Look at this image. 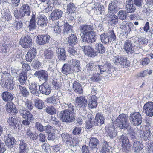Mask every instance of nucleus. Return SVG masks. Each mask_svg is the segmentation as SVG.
I'll return each mask as SVG.
<instances>
[{
	"mask_svg": "<svg viewBox=\"0 0 153 153\" xmlns=\"http://www.w3.org/2000/svg\"><path fill=\"white\" fill-rule=\"evenodd\" d=\"M101 42L105 44H106L109 43L110 39L107 33H104L100 35Z\"/></svg>",
	"mask_w": 153,
	"mask_h": 153,
	"instance_id": "de8ad7c7",
	"label": "nucleus"
},
{
	"mask_svg": "<svg viewBox=\"0 0 153 153\" xmlns=\"http://www.w3.org/2000/svg\"><path fill=\"white\" fill-rule=\"evenodd\" d=\"M137 42H138L139 46L140 47L142 46V45L148 43V40L145 38H139Z\"/></svg>",
	"mask_w": 153,
	"mask_h": 153,
	"instance_id": "680f3d73",
	"label": "nucleus"
},
{
	"mask_svg": "<svg viewBox=\"0 0 153 153\" xmlns=\"http://www.w3.org/2000/svg\"><path fill=\"white\" fill-rule=\"evenodd\" d=\"M36 16L35 14H33L32 17L29 22L28 27L30 30H33L36 28Z\"/></svg>",
	"mask_w": 153,
	"mask_h": 153,
	"instance_id": "37998d69",
	"label": "nucleus"
},
{
	"mask_svg": "<svg viewBox=\"0 0 153 153\" xmlns=\"http://www.w3.org/2000/svg\"><path fill=\"white\" fill-rule=\"evenodd\" d=\"M27 136L29 137L33 140H36L37 138V136L34 133H33L30 130H27L26 132Z\"/></svg>",
	"mask_w": 153,
	"mask_h": 153,
	"instance_id": "864d4df0",
	"label": "nucleus"
},
{
	"mask_svg": "<svg viewBox=\"0 0 153 153\" xmlns=\"http://www.w3.org/2000/svg\"><path fill=\"white\" fill-rule=\"evenodd\" d=\"M95 49L97 50L98 52L100 53H104L105 52V49L103 45L101 43H96Z\"/></svg>",
	"mask_w": 153,
	"mask_h": 153,
	"instance_id": "49530a36",
	"label": "nucleus"
},
{
	"mask_svg": "<svg viewBox=\"0 0 153 153\" xmlns=\"http://www.w3.org/2000/svg\"><path fill=\"white\" fill-rule=\"evenodd\" d=\"M143 146L139 142L136 141L133 144L132 149L136 153L139 152L143 149Z\"/></svg>",
	"mask_w": 153,
	"mask_h": 153,
	"instance_id": "58836bf2",
	"label": "nucleus"
},
{
	"mask_svg": "<svg viewBox=\"0 0 153 153\" xmlns=\"http://www.w3.org/2000/svg\"><path fill=\"white\" fill-rule=\"evenodd\" d=\"M39 91L42 94L49 95L51 92V87L46 82H44L39 87Z\"/></svg>",
	"mask_w": 153,
	"mask_h": 153,
	"instance_id": "a211bd4d",
	"label": "nucleus"
},
{
	"mask_svg": "<svg viewBox=\"0 0 153 153\" xmlns=\"http://www.w3.org/2000/svg\"><path fill=\"white\" fill-rule=\"evenodd\" d=\"M95 125H98L99 124L102 125L104 123L105 119L102 114L97 113L95 117Z\"/></svg>",
	"mask_w": 153,
	"mask_h": 153,
	"instance_id": "a878e982",
	"label": "nucleus"
},
{
	"mask_svg": "<svg viewBox=\"0 0 153 153\" xmlns=\"http://www.w3.org/2000/svg\"><path fill=\"white\" fill-rule=\"evenodd\" d=\"M133 24L128 21H124L123 22L120 26V28L125 31L126 35H127L131 30V28Z\"/></svg>",
	"mask_w": 153,
	"mask_h": 153,
	"instance_id": "4468645a",
	"label": "nucleus"
},
{
	"mask_svg": "<svg viewBox=\"0 0 153 153\" xmlns=\"http://www.w3.org/2000/svg\"><path fill=\"white\" fill-rule=\"evenodd\" d=\"M123 58L120 56H117L113 58V61L117 65H121Z\"/></svg>",
	"mask_w": 153,
	"mask_h": 153,
	"instance_id": "8fccbe9b",
	"label": "nucleus"
},
{
	"mask_svg": "<svg viewBox=\"0 0 153 153\" xmlns=\"http://www.w3.org/2000/svg\"><path fill=\"white\" fill-rule=\"evenodd\" d=\"M127 13L125 11H123V10H120L119 12V19L121 20H123L125 19L127 17Z\"/></svg>",
	"mask_w": 153,
	"mask_h": 153,
	"instance_id": "e2e57ef3",
	"label": "nucleus"
},
{
	"mask_svg": "<svg viewBox=\"0 0 153 153\" xmlns=\"http://www.w3.org/2000/svg\"><path fill=\"white\" fill-rule=\"evenodd\" d=\"M72 27L67 22H65L64 25L63 31L64 33H68L72 30Z\"/></svg>",
	"mask_w": 153,
	"mask_h": 153,
	"instance_id": "6e6d98bb",
	"label": "nucleus"
},
{
	"mask_svg": "<svg viewBox=\"0 0 153 153\" xmlns=\"http://www.w3.org/2000/svg\"><path fill=\"white\" fill-rule=\"evenodd\" d=\"M6 138L5 141V144L9 148L11 149L13 148V146L16 144V141L15 138L9 135Z\"/></svg>",
	"mask_w": 153,
	"mask_h": 153,
	"instance_id": "b1692460",
	"label": "nucleus"
},
{
	"mask_svg": "<svg viewBox=\"0 0 153 153\" xmlns=\"http://www.w3.org/2000/svg\"><path fill=\"white\" fill-rule=\"evenodd\" d=\"M99 144L98 139L92 137L90 138L89 143V146L92 149L96 148L97 145Z\"/></svg>",
	"mask_w": 153,
	"mask_h": 153,
	"instance_id": "a19ab883",
	"label": "nucleus"
},
{
	"mask_svg": "<svg viewBox=\"0 0 153 153\" xmlns=\"http://www.w3.org/2000/svg\"><path fill=\"white\" fill-rule=\"evenodd\" d=\"M69 45L74 46L78 42V39L76 34H71L69 35L67 39Z\"/></svg>",
	"mask_w": 153,
	"mask_h": 153,
	"instance_id": "6ab92c4d",
	"label": "nucleus"
},
{
	"mask_svg": "<svg viewBox=\"0 0 153 153\" xmlns=\"http://www.w3.org/2000/svg\"><path fill=\"white\" fill-rule=\"evenodd\" d=\"M109 63L107 62L105 63L103 66L102 65H98V67L100 68V72L101 74L102 73V72H107V67L108 66V65Z\"/></svg>",
	"mask_w": 153,
	"mask_h": 153,
	"instance_id": "052dcab7",
	"label": "nucleus"
},
{
	"mask_svg": "<svg viewBox=\"0 0 153 153\" xmlns=\"http://www.w3.org/2000/svg\"><path fill=\"white\" fill-rule=\"evenodd\" d=\"M6 108L7 111L9 113H12L16 114L18 113V111L15 105L12 102H7L6 104Z\"/></svg>",
	"mask_w": 153,
	"mask_h": 153,
	"instance_id": "4be33fe9",
	"label": "nucleus"
},
{
	"mask_svg": "<svg viewBox=\"0 0 153 153\" xmlns=\"http://www.w3.org/2000/svg\"><path fill=\"white\" fill-rule=\"evenodd\" d=\"M62 13L61 10H54L51 14L50 19L53 20L58 19L62 16Z\"/></svg>",
	"mask_w": 153,
	"mask_h": 153,
	"instance_id": "bb28decb",
	"label": "nucleus"
},
{
	"mask_svg": "<svg viewBox=\"0 0 153 153\" xmlns=\"http://www.w3.org/2000/svg\"><path fill=\"white\" fill-rule=\"evenodd\" d=\"M123 49L128 54H132L135 52L136 49L132 42L129 40L125 41L123 44Z\"/></svg>",
	"mask_w": 153,
	"mask_h": 153,
	"instance_id": "423d86ee",
	"label": "nucleus"
},
{
	"mask_svg": "<svg viewBox=\"0 0 153 153\" xmlns=\"http://www.w3.org/2000/svg\"><path fill=\"white\" fill-rule=\"evenodd\" d=\"M24 10H15L14 14L15 16L17 19L22 17H23L25 15Z\"/></svg>",
	"mask_w": 153,
	"mask_h": 153,
	"instance_id": "603ef678",
	"label": "nucleus"
},
{
	"mask_svg": "<svg viewBox=\"0 0 153 153\" xmlns=\"http://www.w3.org/2000/svg\"><path fill=\"white\" fill-rule=\"evenodd\" d=\"M102 79V76H101L100 74L97 73V74L93 75L92 77V80L95 82L100 81Z\"/></svg>",
	"mask_w": 153,
	"mask_h": 153,
	"instance_id": "69168bd1",
	"label": "nucleus"
},
{
	"mask_svg": "<svg viewBox=\"0 0 153 153\" xmlns=\"http://www.w3.org/2000/svg\"><path fill=\"white\" fill-rule=\"evenodd\" d=\"M110 147L109 146L108 143L105 141L101 149V153H109Z\"/></svg>",
	"mask_w": 153,
	"mask_h": 153,
	"instance_id": "c03bdc74",
	"label": "nucleus"
},
{
	"mask_svg": "<svg viewBox=\"0 0 153 153\" xmlns=\"http://www.w3.org/2000/svg\"><path fill=\"white\" fill-rule=\"evenodd\" d=\"M7 122L9 126L14 129H16L19 126V121L17 118L10 117L8 118Z\"/></svg>",
	"mask_w": 153,
	"mask_h": 153,
	"instance_id": "aec40b11",
	"label": "nucleus"
},
{
	"mask_svg": "<svg viewBox=\"0 0 153 153\" xmlns=\"http://www.w3.org/2000/svg\"><path fill=\"white\" fill-rule=\"evenodd\" d=\"M116 122L117 126L121 129H127L128 127V116L125 114H120L117 118Z\"/></svg>",
	"mask_w": 153,
	"mask_h": 153,
	"instance_id": "7ed1b4c3",
	"label": "nucleus"
},
{
	"mask_svg": "<svg viewBox=\"0 0 153 153\" xmlns=\"http://www.w3.org/2000/svg\"><path fill=\"white\" fill-rule=\"evenodd\" d=\"M52 84L53 87L56 89L58 90L62 87L61 83L58 81L56 79L53 80Z\"/></svg>",
	"mask_w": 153,
	"mask_h": 153,
	"instance_id": "3c124183",
	"label": "nucleus"
},
{
	"mask_svg": "<svg viewBox=\"0 0 153 153\" xmlns=\"http://www.w3.org/2000/svg\"><path fill=\"white\" fill-rule=\"evenodd\" d=\"M1 97L3 100L5 102L11 101L14 98L12 94L8 91L3 92L1 94Z\"/></svg>",
	"mask_w": 153,
	"mask_h": 153,
	"instance_id": "cd10ccee",
	"label": "nucleus"
},
{
	"mask_svg": "<svg viewBox=\"0 0 153 153\" xmlns=\"http://www.w3.org/2000/svg\"><path fill=\"white\" fill-rule=\"evenodd\" d=\"M17 87L20 94L23 96L26 97L29 94V92L26 88L20 85H18Z\"/></svg>",
	"mask_w": 153,
	"mask_h": 153,
	"instance_id": "ea45409f",
	"label": "nucleus"
},
{
	"mask_svg": "<svg viewBox=\"0 0 153 153\" xmlns=\"http://www.w3.org/2000/svg\"><path fill=\"white\" fill-rule=\"evenodd\" d=\"M50 36L48 35H38L36 39V41L39 45H42L48 43L50 40Z\"/></svg>",
	"mask_w": 153,
	"mask_h": 153,
	"instance_id": "9d476101",
	"label": "nucleus"
},
{
	"mask_svg": "<svg viewBox=\"0 0 153 153\" xmlns=\"http://www.w3.org/2000/svg\"><path fill=\"white\" fill-rule=\"evenodd\" d=\"M76 105L79 108L83 109L86 106L87 104V100L83 96L78 97L75 100Z\"/></svg>",
	"mask_w": 153,
	"mask_h": 153,
	"instance_id": "6e6552de",
	"label": "nucleus"
},
{
	"mask_svg": "<svg viewBox=\"0 0 153 153\" xmlns=\"http://www.w3.org/2000/svg\"><path fill=\"white\" fill-rule=\"evenodd\" d=\"M12 79L6 80L4 87L9 91L12 90L14 88V85L11 81Z\"/></svg>",
	"mask_w": 153,
	"mask_h": 153,
	"instance_id": "a18cd8bd",
	"label": "nucleus"
},
{
	"mask_svg": "<svg viewBox=\"0 0 153 153\" xmlns=\"http://www.w3.org/2000/svg\"><path fill=\"white\" fill-rule=\"evenodd\" d=\"M73 89L74 92L81 94L83 93V89L80 84L77 81H75L73 84Z\"/></svg>",
	"mask_w": 153,
	"mask_h": 153,
	"instance_id": "393cba45",
	"label": "nucleus"
},
{
	"mask_svg": "<svg viewBox=\"0 0 153 153\" xmlns=\"http://www.w3.org/2000/svg\"><path fill=\"white\" fill-rule=\"evenodd\" d=\"M57 53L59 59L63 60H65L66 51L65 49L64 48H58Z\"/></svg>",
	"mask_w": 153,
	"mask_h": 153,
	"instance_id": "f704fd0d",
	"label": "nucleus"
},
{
	"mask_svg": "<svg viewBox=\"0 0 153 153\" xmlns=\"http://www.w3.org/2000/svg\"><path fill=\"white\" fill-rule=\"evenodd\" d=\"M25 105L27 109L30 111L34 107V105L32 101L28 100H26L25 102Z\"/></svg>",
	"mask_w": 153,
	"mask_h": 153,
	"instance_id": "5fc2aeb1",
	"label": "nucleus"
},
{
	"mask_svg": "<svg viewBox=\"0 0 153 153\" xmlns=\"http://www.w3.org/2000/svg\"><path fill=\"white\" fill-rule=\"evenodd\" d=\"M83 49L85 54L90 57H94L97 55V52L90 46L85 45L84 46Z\"/></svg>",
	"mask_w": 153,
	"mask_h": 153,
	"instance_id": "1a4fd4ad",
	"label": "nucleus"
},
{
	"mask_svg": "<svg viewBox=\"0 0 153 153\" xmlns=\"http://www.w3.org/2000/svg\"><path fill=\"white\" fill-rule=\"evenodd\" d=\"M35 126L37 130L40 132H42L44 130V128L43 126L39 122H36L35 124Z\"/></svg>",
	"mask_w": 153,
	"mask_h": 153,
	"instance_id": "774afa93",
	"label": "nucleus"
},
{
	"mask_svg": "<svg viewBox=\"0 0 153 153\" xmlns=\"http://www.w3.org/2000/svg\"><path fill=\"white\" fill-rule=\"evenodd\" d=\"M34 75L39 79L44 80L46 82L48 80V75L47 71L44 70H40L36 71Z\"/></svg>",
	"mask_w": 153,
	"mask_h": 153,
	"instance_id": "f3484780",
	"label": "nucleus"
},
{
	"mask_svg": "<svg viewBox=\"0 0 153 153\" xmlns=\"http://www.w3.org/2000/svg\"><path fill=\"white\" fill-rule=\"evenodd\" d=\"M37 54L36 50L35 48H30L25 55L26 60L27 62H31L34 59Z\"/></svg>",
	"mask_w": 153,
	"mask_h": 153,
	"instance_id": "f8f14e48",
	"label": "nucleus"
},
{
	"mask_svg": "<svg viewBox=\"0 0 153 153\" xmlns=\"http://www.w3.org/2000/svg\"><path fill=\"white\" fill-rule=\"evenodd\" d=\"M143 110L147 115L152 116L153 115V102L149 101L145 103L143 107Z\"/></svg>",
	"mask_w": 153,
	"mask_h": 153,
	"instance_id": "9b49d317",
	"label": "nucleus"
},
{
	"mask_svg": "<svg viewBox=\"0 0 153 153\" xmlns=\"http://www.w3.org/2000/svg\"><path fill=\"white\" fill-rule=\"evenodd\" d=\"M43 54L44 58L50 61L54 56V52L51 49H47L44 51Z\"/></svg>",
	"mask_w": 153,
	"mask_h": 153,
	"instance_id": "7c9ffc66",
	"label": "nucleus"
},
{
	"mask_svg": "<svg viewBox=\"0 0 153 153\" xmlns=\"http://www.w3.org/2000/svg\"><path fill=\"white\" fill-rule=\"evenodd\" d=\"M19 113L21 116L25 120L31 121L34 119L32 114L27 109H20Z\"/></svg>",
	"mask_w": 153,
	"mask_h": 153,
	"instance_id": "dca6fc26",
	"label": "nucleus"
},
{
	"mask_svg": "<svg viewBox=\"0 0 153 153\" xmlns=\"http://www.w3.org/2000/svg\"><path fill=\"white\" fill-rule=\"evenodd\" d=\"M19 44L22 47L25 48H30L33 44L32 38L28 35L22 36L20 39Z\"/></svg>",
	"mask_w": 153,
	"mask_h": 153,
	"instance_id": "20e7f679",
	"label": "nucleus"
},
{
	"mask_svg": "<svg viewBox=\"0 0 153 153\" xmlns=\"http://www.w3.org/2000/svg\"><path fill=\"white\" fill-rule=\"evenodd\" d=\"M37 24L41 27L45 26L48 23L46 17L43 15H39L37 16Z\"/></svg>",
	"mask_w": 153,
	"mask_h": 153,
	"instance_id": "412c9836",
	"label": "nucleus"
},
{
	"mask_svg": "<svg viewBox=\"0 0 153 153\" xmlns=\"http://www.w3.org/2000/svg\"><path fill=\"white\" fill-rule=\"evenodd\" d=\"M46 102L54 105L55 106L60 103L59 100L55 97H50L47 98L46 100Z\"/></svg>",
	"mask_w": 153,
	"mask_h": 153,
	"instance_id": "c9c22d12",
	"label": "nucleus"
},
{
	"mask_svg": "<svg viewBox=\"0 0 153 153\" xmlns=\"http://www.w3.org/2000/svg\"><path fill=\"white\" fill-rule=\"evenodd\" d=\"M68 143L67 144L71 146H76V144L78 143V141L76 139L74 138H72L71 137L70 138V140H69Z\"/></svg>",
	"mask_w": 153,
	"mask_h": 153,
	"instance_id": "338daca9",
	"label": "nucleus"
},
{
	"mask_svg": "<svg viewBox=\"0 0 153 153\" xmlns=\"http://www.w3.org/2000/svg\"><path fill=\"white\" fill-rule=\"evenodd\" d=\"M22 72H24L25 73H27L28 71L30 70V66L27 63H22Z\"/></svg>",
	"mask_w": 153,
	"mask_h": 153,
	"instance_id": "4d7b16f0",
	"label": "nucleus"
},
{
	"mask_svg": "<svg viewBox=\"0 0 153 153\" xmlns=\"http://www.w3.org/2000/svg\"><path fill=\"white\" fill-rule=\"evenodd\" d=\"M46 112L50 115H53L56 113V109L52 106H47L45 108Z\"/></svg>",
	"mask_w": 153,
	"mask_h": 153,
	"instance_id": "09e8293b",
	"label": "nucleus"
},
{
	"mask_svg": "<svg viewBox=\"0 0 153 153\" xmlns=\"http://www.w3.org/2000/svg\"><path fill=\"white\" fill-rule=\"evenodd\" d=\"M130 117V121L133 125L138 126L141 124L142 117L139 112H135L131 114Z\"/></svg>",
	"mask_w": 153,
	"mask_h": 153,
	"instance_id": "39448f33",
	"label": "nucleus"
},
{
	"mask_svg": "<svg viewBox=\"0 0 153 153\" xmlns=\"http://www.w3.org/2000/svg\"><path fill=\"white\" fill-rule=\"evenodd\" d=\"M29 89L30 92L34 95L39 96L40 94V92L37 89V84L35 83L30 85Z\"/></svg>",
	"mask_w": 153,
	"mask_h": 153,
	"instance_id": "72a5a7b5",
	"label": "nucleus"
},
{
	"mask_svg": "<svg viewBox=\"0 0 153 153\" xmlns=\"http://www.w3.org/2000/svg\"><path fill=\"white\" fill-rule=\"evenodd\" d=\"M92 119H89L86 121L85 127L88 129H90L95 125L94 122L92 121Z\"/></svg>",
	"mask_w": 153,
	"mask_h": 153,
	"instance_id": "bf43d9fd",
	"label": "nucleus"
},
{
	"mask_svg": "<svg viewBox=\"0 0 153 153\" xmlns=\"http://www.w3.org/2000/svg\"><path fill=\"white\" fill-rule=\"evenodd\" d=\"M152 136L151 129L149 127L146 128V130L143 131L142 135V138L144 140H149Z\"/></svg>",
	"mask_w": 153,
	"mask_h": 153,
	"instance_id": "473e14b6",
	"label": "nucleus"
},
{
	"mask_svg": "<svg viewBox=\"0 0 153 153\" xmlns=\"http://www.w3.org/2000/svg\"><path fill=\"white\" fill-rule=\"evenodd\" d=\"M28 147L27 144L24 140L22 139L20 140L19 147V153H25L28 151Z\"/></svg>",
	"mask_w": 153,
	"mask_h": 153,
	"instance_id": "5701e85b",
	"label": "nucleus"
},
{
	"mask_svg": "<svg viewBox=\"0 0 153 153\" xmlns=\"http://www.w3.org/2000/svg\"><path fill=\"white\" fill-rule=\"evenodd\" d=\"M70 64L69 65L72 68V71L77 72L80 71L81 70L80 62L76 59H72L70 60Z\"/></svg>",
	"mask_w": 153,
	"mask_h": 153,
	"instance_id": "2eb2a0df",
	"label": "nucleus"
},
{
	"mask_svg": "<svg viewBox=\"0 0 153 153\" xmlns=\"http://www.w3.org/2000/svg\"><path fill=\"white\" fill-rule=\"evenodd\" d=\"M109 15L108 18V23L110 25L114 26L118 22V17L114 14V10H110Z\"/></svg>",
	"mask_w": 153,
	"mask_h": 153,
	"instance_id": "ddd939ff",
	"label": "nucleus"
},
{
	"mask_svg": "<svg viewBox=\"0 0 153 153\" xmlns=\"http://www.w3.org/2000/svg\"><path fill=\"white\" fill-rule=\"evenodd\" d=\"M79 28L81 33H82V37L83 42L91 44L96 41L95 32L93 31L94 28L92 26L83 25L80 26Z\"/></svg>",
	"mask_w": 153,
	"mask_h": 153,
	"instance_id": "f257e3e1",
	"label": "nucleus"
},
{
	"mask_svg": "<svg viewBox=\"0 0 153 153\" xmlns=\"http://www.w3.org/2000/svg\"><path fill=\"white\" fill-rule=\"evenodd\" d=\"M34 103L35 106L39 109H42L44 107V102L42 100L39 99H35Z\"/></svg>",
	"mask_w": 153,
	"mask_h": 153,
	"instance_id": "79ce46f5",
	"label": "nucleus"
},
{
	"mask_svg": "<svg viewBox=\"0 0 153 153\" xmlns=\"http://www.w3.org/2000/svg\"><path fill=\"white\" fill-rule=\"evenodd\" d=\"M121 65L124 68H127L130 65V62L129 61L125 58H123Z\"/></svg>",
	"mask_w": 153,
	"mask_h": 153,
	"instance_id": "0e129e2a",
	"label": "nucleus"
},
{
	"mask_svg": "<svg viewBox=\"0 0 153 153\" xmlns=\"http://www.w3.org/2000/svg\"><path fill=\"white\" fill-rule=\"evenodd\" d=\"M97 99L96 96L92 95L89 99L88 102L89 107L91 108H95L97 105Z\"/></svg>",
	"mask_w": 153,
	"mask_h": 153,
	"instance_id": "2f4dec72",
	"label": "nucleus"
},
{
	"mask_svg": "<svg viewBox=\"0 0 153 153\" xmlns=\"http://www.w3.org/2000/svg\"><path fill=\"white\" fill-rule=\"evenodd\" d=\"M18 80L22 85H23L25 84L27 79V73H25L24 72H21L19 74Z\"/></svg>",
	"mask_w": 153,
	"mask_h": 153,
	"instance_id": "c756f323",
	"label": "nucleus"
},
{
	"mask_svg": "<svg viewBox=\"0 0 153 153\" xmlns=\"http://www.w3.org/2000/svg\"><path fill=\"white\" fill-rule=\"evenodd\" d=\"M62 108L65 109L60 113V119L64 122H71L74 120V117L71 114L74 111V106L71 103L63 104Z\"/></svg>",
	"mask_w": 153,
	"mask_h": 153,
	"instance_id": "f03ea898",
	"label": "nucleus"
},
{
	"mask_svg": "<svg viewBox=\"0 0 153 153\" xmlns=\"http://www.w3.org/2000/svg\"><path fill=\"white\" fill-rule=\"evenodd\" d=\"M108 35L111 41H114L116 40V36L113 30H109Z\"/></svg>",
	"mask_w": 153,
	"mask_h": 153,
	"instance_id": "13d9d810",
	"label": "nucleus"
},
{
	"mask_svg": "<svg viewBox=\"0 0 153 153\" xmlns=\"http://www.w3.org/2000/svg\"><path fill=\"white\" fill-rule=\"evenodd\" d=\"M120 140L122 142L121 147L122 150L126 152H128L131 145L128 137L124 135H122Z\"/></svg>",
	"mask_w": 153,
	"mask_h": 153,
	"instance_id": "0eeeda50",
	"label": "nucleus"
},
{
	"mask_svg": "<svg viewBox=\"0 0 153 153\" xmlns=\"http://www.w3.org/2000/svg\"><path fill=\"white\" fill-rule=\"evenodd\" d=\"M106 132L108 136L111 139L116 136L117 133L116 132L115 128L114 126H112L111 127L109 126L106 130Z\"/></svg>",
	"mask_w": 153,
	"mask_h": 153,
	"instance_id": "e433bc0d",
	"label": "nucleus"
},
{
	"mask_svg": "<svg viewBox=\"0 0 153 153\" xmlns=\"http://www.w3.org/2000/svg\"><path fill=\"white\" fill-rule=\"evenodd\" d=\"M2 17V21L5 22L9 21L12 20V17L9 10H4Z\"/></svg>",
	"mask_w": 153,
	"mask_h": 153,
	"instance_id": "c85d7f7f",
	"label": "nucleus"
},
{
	"mask_svg": "<svg viewBox=\"0 0 153 153\" xmlns=\"http://www.w3.org/2000/svg\"><path fill=\"white\" fill-rule=\"evenodd\" d=\"M71 71H73L70 65L67 63L64 64L62 68V72L65 75H67Z\"/></svg>",
	"mask_w": 153,
	"mask_h": 153,
	"instance_id": "4c0bfd02",
	"label": "nucleus"
}]
</instances>
